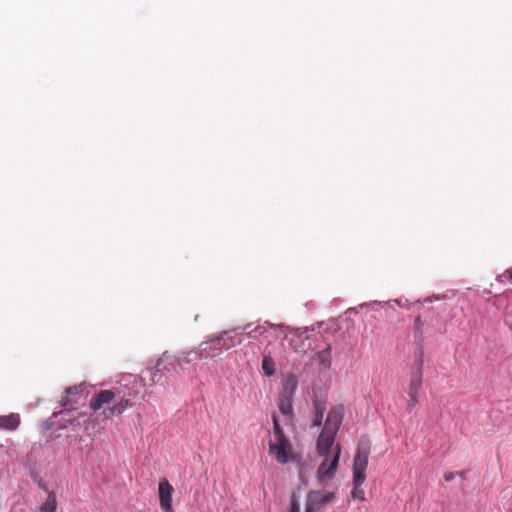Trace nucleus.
Returning a JSON list of instances; mask_svg holds the SVG:
<instances>
[{
    "label": "nucleus",
    "mask_w": 512,
    "mask_h": 512,
    "mask_svg": "<svg viewBox=\"0 0 512 512\" xmlns=\"http://www.w3.org/2000/svg\"><path fill=\"white\" fill-rule=\"evenodd\" d=\"M344 411L342 404L333 407L329 411L322 431L318 436L316 442L317 453L324 458L317 469V477L320 482L331 480L337 472L341 446L339 444L334 446V442L343 421Z\"/></svg>",
    "instance_id": "1"
},
{
    "label": "nucleus",
    "mask_w": 512,
    "mask_h": 512,
    "mask_svg": "<svg viewBox=\"0 0 512 512\" xmlns=\"http://www.w3.org/2000/svg\"><path fill=\"white\" fill-rule=\"evenodd\" d=\"M138 394L139 390H134V388L128 392L120 387L111 390H100L92 396L89 406L95 412L106 407L102 414L106 419H111L132 407V399H135Z\"/></svg>",
    "instance_id": "2"
},
{
    "label": "nucleus",
    "mask_w": 512,
    "mask_h": 512,
    "mask_svg": "<svg viewBox=\"0 0 512 512\" xmlns=\"http://www.w3.org/2000/svg\"><path fill=\"white\" fill-rule=\"evenodd\" d=\"M269 453L279 464H286L295 460L292 445L287 437L280 439H269Z\"/></svg>",
    "instance_id": "3"
},
{
    "label": "nucleus",
    "mask_w": 512,
    "mask_h": 512,
    "mask_svg": "<svg viewBox=\"0 0 512 512\" xmlns=\"http://www.w3.org/2000/svg\"><path fill=\"white\" fill-rule=\"evenodd\" d=\"M370 455V446L365 443H361L357 447V452L353 461V477L357 481L366 479V469L368 466V459Z\"/></svg>",
    "instance_id": "4"
},
{
    "label": "nucleus",
    "mask_w": 512,
    "mask_h": 512,
    "mask_svg": "<svg viewBox=\"0 0 512 512\" xmlns=\"http://www.w3.org/2000/svg\"><path fill=\"white\" fill-rule=\"evenodd\" d=\"M334 492H324L320 490H311L306 497L305 512H318L326 504L333 501Z\"/></svg>",
    "instance_id": "5"
},
{
    "label": "nucleus",
    "mask_w": 512,
    "mask_h": 512,
    "mask_svg": "<svg viewBox=\"0 0 512 512\" xmlns=\"http://www.w3.org/2000/svg\"><path fill=\"white\" fill-rule=\"evenodd\" d=\"M176 366V360L164 353L163 356L157 361L155 367L153 369L147 370V373L150 374V381L153 384L160 383L163 376L162 371H176Z\"/></svg>",
    "instance_id": "6"
},
{
    "label": "nucleus",
    "mask_w": 512,
    "mask_h": 512,
    "mask_svg": "<svg viewBox=\"0 0 512 512\" xmlns=\"http://www.w3.org/2000/svg\"><path fill=\"white\" fill-rule=\"evenodd\" d=\"M223 350L221 339L215 334L200 344L199 355L204 359L214 358L220 355Z\"/></svg>",
    "instance_id": "7"
},
{
    "label": "nucleus",
    "mask_w": 512,
    "mask_h": 512,
    "mask_svg": "<svg viewBox=\"0 0 512 512\" xmlns=\"http://www.w3.org/2000/svg\"><path fill=\"white\" fill-rule=\"evenodd\" d=\"M174 492L173 486L169 483L166 478H163L159 482V502L160 507L164 512H174L172 507V494Z\"/></svg>",
    "instance_id": "8"
},
{
    "label": "nucleus",
    "mask_w": 512,
    "mask_h": 512,
    "mask_svg": "<svg viewBox=\"0 0 512 512\" xmlns=\"http://www.w3.org/2000/svg\"><path fill=\"white\" fill-rule=\"evenodd\" d=\"M85 388V383H80L78 385H73L66 388L65 395L62 396L60 400L61 406L66 407L77 404Z\"/></svg>",
    "instance_id": "9"
},
{
    "label": "nucleus",
    "mask_w": 512,
    "mask_h": 512,
    "mask_svg": "<svg viewBox=\"0 0 512 512\" xmlns=\"http://www.w3.org/2000/svg\"><path fill=\"white\" fill-rule=\"evenodd\" d=\"M38 486L46 493L44 501L39 505L37 512H56L57 498L54 491H47L44 483L39 481Z\"/></svg>",
    "instance_id": "10"
},
{
    "label": "nucleus",
    "mask_w": 512,
    "mask_h": 512,
    "mask_svg": "<svg viewBox=\"0 0 512 512\" xmlns=\"http://www.w3.org/2000/svg\"><path fill=\"white\" fill-rule=\"evenodd\" d=\"M422 385V358H419L418 368L411 373L409 383V398L415 400V395H418L419 389Z\"/></svg>",
    "instance_id": "11"
},
{
    "label": "nucleus",
    "mask_w": 512,
    "mask_h": 512,
    "mask_svg": "<svg viewBox=\"0 0 512 512\" xmlns=\"http://www.w3.org/2000/svg\"><path fill=\"white\" fill-rule=\"evenodd\" d=\"M298 387L297 377L293 373H289L282 381L281 396L293 398Z\"/></svg>",
    "instance_id": "12"
},
{
    "label": "nucleus",
    "mask_w": 512,
    "mask_h": 512,
    "mask_svg": "<svg viewBox=\"0 0 512 512\" xmlns=\"http://www.w3.org/2000/svg\"><path fill=\"white\" fill-rule=\"evenodd\" d=\"M20 424V417L16 413L0 416V430H15Z\"/></svg>",
    "instance_id": "13"
},
{
    "label": "nucleus",
    "mask_w": 512,
    "mask_h": 512,
    "mask_svg": "<svg viewBox=\"0 0 512 512\" xmlns=\"http://www.w3.org/2000/svg\"><path fill=\"white\" fill-rule=\"evenodd\" d=\"M227 331H221L217 333L219 339H221L222 347L224 350H229L232 347L242 343L243 338L240 336H226Z\"/></svg>",
    "instance_id": "14"
},
{
    "label": "nucleus",
    "mask_w": 512,
    "mask_h": 512,
    "mask_svg": "<svg viewBox=\"0 0 512 512\" xmlns=\"http://www.w3.org/2000/svg\"><path fill=\"white\" fill-rule=\"evenodd\" d=\"M292 403H293V398L279 395L278 409L289 420H291L292 415H293V404Z\"/></svg>",
    "instance_id": "15"
},
{
    "label": "nucleus",
    "mask_w": 512,
    "mask_h": 512,
    "mask_svg": "<svg viewBox=\"0 0 512 512\" xmlns=\"http://www.w3.org/2000/svg\"><path fill=\"white\" fill-rule=\"evenodd\" d=\"M313 408H314V419L312 422V426L314 427H320L322 425L324 412L326 410L325 404L320 400H314L313 401Z\"/></svg>",
    "instance_id": "16"
},
{
    "label": "nucleus",
    "mask_w": 512,
    "mask_h": 512,
    "mask_svg": "<svg viewBox=\"0 0 512 512\" xmlns=\"http://www.w3.org/2000/svg\"><path fill=\"white\" fill-rule=\"evenodd\" d=\"M262 370L263 373L271 377L275 374L276 368H275V361L271 357V355H265L262 360Z\"/></svg>",
    "instance_id": "17"
},
{
    "label": "nucleus",
    "mask_w": 512,
    "mask_h": 512,
    "mask_svg": "<svg viewBox=\"0 0 512 512\" xmlns=\"http://www.w3.org/2000/svg\"><path fill=\"white\" fill-rule=\"evenodd\" d=\"M365 480H361V481H357L356 478L353 477V490L351 491V498L354 499V500H360V501H364L365 500V492L364 490L361 488L362 484L364 483Z\"/></svg>",
    "instance_id": "18"
},
{
    "label": "nucleus",
    "mask_w": 512,
    "mask_h": 512,
    "mask_svg": "<svg viewBox=\"0 0 512 512\" xmlns=\"http://www.w3.org/2000/svg\"><path fill=\"white\" fill-rule=\"evenodd\" d=\"M273 437L271 439H280L285 438V434L283 432V429L280 426L279 420L276 415H273Z\"/></svg>",
    "instance_id": "19"
},
{
    "label": "nucleus",
    "mask_w": 512,
    "mask_h": 512,
    "mask_svg": "<svg viewBox=\"0 0 512 512\" xmlns=\"http://www.w3.org/2000/svg\"><path fill=\"white\" fill-rule=\"evenodd\" d=\"M199 359H203V358L200 357L199 349H198L197 351H189L184 358V362L189 364V363L194 362Z\"/></svg>",
    "instance_id": "20"
},
{
    "label": "nucleus",
    "mask_w": 512,
    "mask_h": 512,
    "mask_svg": "<svg viewBox=\"0 0 512 512\" xmlns=\"http://www.w3.org/2000/svg\"><path fill=\"white\" fill-rule=\"evenodd\" d=\"M289 512H300L299 503L295 495L291 497Z\"/></svg>",
    "instance_id": "21"
},
{
    "label": "nucleus",
    "mask_w": 512,
    "mask_h": 512,
    "mask_svg": "<svg viewBox=\"0 0 512 512\" xmlns=\"http://www.w3.org/2000/svg\"><path fill=\"white\" fill-rule=\"evenodd\" d=\"M422 326H423V322H422L421 316H417L414 321L415 331L417 333H421Z\"/></svg>",
    "instance_id": "22"
},
{
    "label": "nucleus",
    "mask_w": 512,
    "mask_h": 512,
    "mask_svg": "<svg viewBox=\"0 0 512 512\" xmlns=\"http://www.w3.org/2000/svg\"><path fill=\"white\" fill-rule=\"evenodd\" d=\"M262 329V326L258 325L256 328H254L253 330L247 332V336L251 337V338H257V333L260 332V330Z\"/></svg>",
    "instance_id": "23"
},
{
    "label": "nucleus",
    "mask_w": 512,
    "mask_h": 512,
    "mask_svg": "<svg viewBox=\"0 0 512 512\" xmlns=\"http://www.w3.org/2000/svg\"><path fill=\"white\" fill-rule=\"evenodd\" d=\"M454 477H455V473H453V472H446L444 474V480L447 482L452 481L454 479Z\"/></svg>",
    "instance_id": "24"
},
{
    "label": "nucleus",
    "mask_w": 512,
    "mask_h": 512,
    "mask_svg": "<svg viewBox=\"0 0 512 512\" xmlns=\"http://www.w3.org/2000/svg\"><path fill=\"white\" fill-rule=\"evenodd\" d=\"M417 402H418V395H415V400L410 398L409 403H408V407L409 408H413L417 404Z\"/></svg>",
    "instance_id": "25"
},
{
    "label": "nucleus",
    "mask_w": 512,
    "mask_h": 512,
    "mask_svg": "<svg viewBox=\"0 0 512 512\" xmlns=\"http://www.w3.org/2000/svg\"><path fill=\"white\" fill-rule=\"evenodd\" d=\"M504 275L508 278L510 282H512V267L507 269L504 273Z\"/></svg>",
    "instance_id": "26"
},
{
    "label": "nucleus",
    "mask_w": 512,
    "mask_h": 512,
    "mask_svg": "<svg viewBox=\"0 0 512 512\" xmlns=\"http://www.w3.org/2000/svg\"><path fill=\"white\" fill-rule=\"evenodd\" d=\"M462 479L466 478V471H460L457 473Z\"/></svg>",
    "instance_id": "27"
},
{
    "label": "nucleus",
    "mask_w": 512,
    "mask_h": 512,
    "mask_svg": "<svg viewBox=\"0 0 512 512\" xmlns=\"http://www.w3.org/2000/svg\"><path fill=\"white\" fill-rule=\"evenodd\" d=\"M249 326H250V324H247V325H245V326H243V327H238L237 329H243V330H246V329H248V327H249Z\"/></svg>",
    "instance_id": "28"
}]
</instances>
